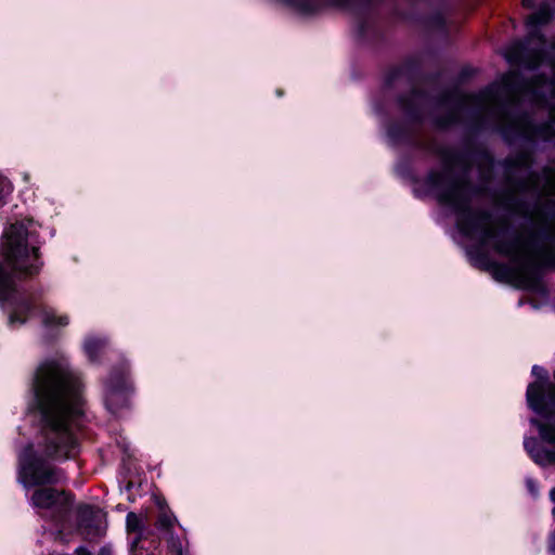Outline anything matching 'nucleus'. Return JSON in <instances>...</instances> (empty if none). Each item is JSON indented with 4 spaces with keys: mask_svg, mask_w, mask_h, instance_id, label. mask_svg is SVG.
I'll return each instance as SVG.
<instances>
[{
    "mask_svg": "<svg viewBox=\"0 0 555 555\" xmlns=\"http://www.w3.org/2000/svg\"><path fill=\"white\" fill-rule=\"evenodd\" d=\"M526 487L528 492L533 496L537 498L539 495V486L535 480H533L531 477L526 478Z\"/></svg>",
    "mask_w": 555,
    "mask_h": 555,
    "instance_id": "a211bd4d",
    "label": "nucleus"
},
{
    "mask_svg": "<svg viewBox=\"0 0 555 555\" xmlns=\"http://www.w3.org/2000/svg\"><path fill=\"white\" fill-rule=\"evenodd\" d=\"M85 356L92 364H101L107 353L108 340L105 336L88 335L82 344Z\"/></svg>",
    "mask_w": 555,
    "mask_h": 555,
    "instance_id": "9b49d317",
    "label": "nucleus"
},
{
    "mask_svg": "<svg viewBox=\"0 0 555 555\" xmlns=\"http://www.w3.org/2000/svg\"><path fill=\"white\" fill-rule=\"evenodd\" d=\"M176 522H177L176 516L170 512L164 511L163 513H160V515L158 517L157 528L160 530L170 531L173 528Z\"/></svg>",
    "mask_w": 555,
    "mask_h": 555,
    "instance_id": "ddd939ff",
    "label": "nucleus"
},
{
    "mask_svg": "<svg viewBox=\"0 0 555 555\" xmlns=\"http://www.w3.org/2000/svg\"><path fill=\"white\" fill-rule=\"evenodd\" d=\"M554 383L550 380L546 393V416L544 421L530 418L531 426L537 428L538 437L524 438V448L530 459L539 466H555V371Z\"/></svg>",
    "mask_w": 555,
    "mask_h": 555,
    "instance_id": "20e7f679",
    "label": "nucleus"
},
{
    "mask_svg": "<svg viewBox=\"0 0 555 555\" xmlns=\"http://www.w3.org/2000/svg\"><path fill=\"white\" fill-rule=\"evenodd\" d=\"M386 139L389 145L397 146L401 143L410 142L411 134L405 126L389 125L386 129Z\"/></svg>",
    "mask_w": 555,
    "mask_h": 555,
    "instance_id": "f8f14e48",
    "label": "nucleus"
},
{
    "mask_svg": "<svg viewBox=\"0 0 555 555\" xmlns=\"http://www.w3.org/2000/svg\"><path fill=\"white\" fill-rule=\"evenodd\" d=\"M77 555H92V553L85 546H79L76 550Z\"/></svg>",
    "mask_w": 555,
    "mask_h": 555,
    "instance_id": "6ab92c4d",
    "label": "nucleus"
},
{
    "mask_svg": "<svg viewBox=\"0 0 555 555\" xmlns=\"http://www.w3.org/2000/svg\"><path fill=\"white\" fill-rule=\"evenodd\" d=\"M331 2H333L334 4H337V5H347V2L348 0H330Z\"/></svg>",
    "mask_w": 555,
    "mask_h": 555,
    "instance_id": "5701e85b",
    "label": "nucleus"
},
{
    "mask_svg": "<svg viewBox=\"0 0 555 555\" xmlns=\"http://www.w3.org/2000/svg\"><path fill=\"white\" fill-rule=\"evenodd\" d=\"M126 525H127L128 531L142 532V530H143L142 519L140 518L139 515H137L133 512H130L127 514Z\"/></svg>",
    "mask_w": 555,
    "mask_h": 555,
    "instance_id": "4468645a",
    "label": "nucleus"
},
{
    "mask_svg": "<svg viewBox=\"0 0 555 555\" xmlns=\"http://www.w3.org/2000/svg\"><path fill=\"white\" fill-rule=\"evenodd\" d=\"M522 5L528 9H531L534 7V0H522Z\"/></svg>",
    "mask_w": 555,
    "mask_h": 555,
    "instance_id": "412c9836",
    "label": "nucleus"
},
{
    "mask_svg": "<svg viewBox=\"0 0 555 555\" xmlns=\"http://www.w3.org/2000/svg\"><path fill=\"white\" fill-rule=\"evenodd\" d=\"M398 104L411 120H421L429 104V99L422 91H413L406 99L399 98Z\"/></svg>",
    "mask_w": 555,
    "mask_h": 555,
    "instance_id": "9d476101",
    "label": "nucleus"
},
{
    "mask_svg": "<svg viewBox=\"0 0 555 555\" xmlns=\"http://www.w3.org/2000/svg\"><path fill=\"white\" fill-rule=\"evenodd\" d=\"M168 544L171 555H183V546L178 537L170 535Z\"/></svg>",
    "mask_w": 555,
    "mask_h": 555,
    "instance_id": "2eb2a0df",
    "label": "nucleus"
},
{
    "mask_svg": "<svg viewBox=\"0 0 555 555\" xmlns=\"http://www.w3.org/2000/svg\"><path fill=\"white\" fill-rule=\"evenodd\" d=\"M374 111L376 114H382L383 113V108L380 106V104L378 102H374Z\"/></svg>",
    "mask_w": 555,
    "mask_h": 555,
    "instance_id": "4be33fe9",
    "label": "nucleus"
},
{
    "mask_svg": "<svg viewBox=\"0 0 555 555\" xmlns=\"http://www.w3.org/2000/svg\"><path fill=\"white\" fill-rule=\"evenodd\" d=\"M41 224L31 218L12 223L3 234V251L15 271L25 275L37 274L41 267L39 249L42 244Z\"/></svg>",
    "mask_w": 555,
    "mask_h": 555,
    "instance_id": "7ed1b4c3",
    "label": "nucleus"
},
{
    "mask_svg": "<svg viewBox=\"0 0 555 555\" xmlns=\"http://www.w3.org/2000/svg\"><path fill=\"white\" fill-rule=\"evenodd\" d=\"M80 374L65 356L43 360L31 380L28 418L40 434L37 447L28 443L18 452L17 481L29 489L60 483L62 469L48 462L75 457L85 426V400Z\"/></svg>",
    "mask_w": 555,
    "mask_h": 555,
    "instance_id": "f257e3e1",
    "label": "nucleus"
},
{
    "mask_svg": "<svg viewBox=\"0 0 555 555\" xmlns=\"http://www.w3.org/2000/svg\"><path fill=\"white\" fill-rule=\"evenodd\" d=\"M12 189L11 182L0 173V202L11 194Z\"/></svg>",
    "mask_w": 555,
    "mask_h": 555,
    "instance_id": "f3484780",
    "label": "nucleus"
},
{
    "mask_svg": "<svg viewBox=\"0 0 555 555\" xmlns=\"http://www.w3.org/2000/svg\"><path fill=\"white\" fill-rule=\"evenodd\" d=\"M531 374L535 377V380L527 387L526 401L530 410L544 418L546 416V393L550 376L543 366L537 364L532 366Z\"/></svg>",
    "mask_w": 555,
    "mask_h": 555,
    "instance_id": "0eeeda50",
    "label": "nucleus"
},
{
    "mask_svg": "<svg viewBox=\"0 0 555 555\" xmlns=\"http://www.w3.org/2000/svg\"><path fill=\"white\" fill-rule=\"evenodd\" d=\"M77 527L88 534L100 535L103 530L104 514L90 505H80L76 509Z\"/></svg>",
    "mask_w": 555,
    "mask_h": 555,
    "instance_id": "1a4fd4ad",
    "label": "nucleus"
},
{
    "mask_svg": "<svg viewBox=\"0 0 555 555\" xmlns=\"http://www.w3.org/2000/svg\"><path fill=\"white\" fill-rule=\"evenodd\" d=\"M0 305L9 315V324L20 327L38 318L44 331L56 333L69 324V317L41 301V295L20 287L13 274L0 263Z\"/></svg>",
    "mask_w": 555,
    "mask_h": 555,
    "instance_id": "f03ea898",
    "label": "nucleus"
},
{
    "mask_svg": "<svg viewBox=\"0 0 555 555\" xmlns=\"http://www.w3.org/2000/svg\"><path fill=\"white\" fill-rule=\"evenodd\" d=\"M98 555H113V552L109 547L103 546V547H101Z\"/></svg>",
    "mask_w": 555,
    "mask_h": 555,
    "instance_id": "aec40b11",
    "label": "nucleus"
},
{
    "mask_svg": "<svg viewBox=\"0 0 555 555\" xmlns=\"http://www.w3.org/2000/svg\"><path fill=\"white\" fill-rule=\"evenodd\" d=\"M133 393L134 386L128 361L112 367L107 376L102 379V402L105 410L115 418L125 416L131 410Z\"/></svg>",
    "mask_w": 555,
    "mask_h": 555,
    "instance_id": "39448f33",
    "label": "nucleus"
},
{
    "mask_svg": "<svg viewBox=\"0 0 555 555\" xmlns=\"http://www.w3.org/2000/svg\"><path fill=\"white\" fill-rule=\"evenodd\" d=\"M402 75H403V73L401 69L391 70L387 76V79L385 82V89L386 90L390 89L397 81L401 80Z\"/></svg>",
    "mask_w": 555,
    "mask_h": 555,
    "instance_id": "dca6fc26",
    "label": "nucleus"
},
{
    "mask_svg": "<svg viewBox=\"0 0 555 555\" xmlns=\"http://www.w3.org/2000/svg\"><path fill=\"white\" fill-rule=\"evenodd\" d=\"M472 102L470 96L460 90H452L448 92L440 103V105L446 107L448 112L446 116L436 119V125L440 128H447L455 125L459 121L461 112Z\"/></svg>",
    "mask_w": 555,
    "mask_h": 555,
    "instance_id": "6e6552de",
    "label": "nucleus"
},
{
    "mask_svg": "<svg viewBox=\"0 0 555 555\" xmlns=\"http://www.w3.org/2000/svg\"><path fill=\"white\" fill-rule=\"evenodd\" d=\"M29 502L40 518L52 522L51 527H43L51 535H61L67 529V518L73 506L69 494L53 488H38Z\"/></svg>",
    "mask_w": 555,
    "mask_h": 555,
    "instance_id": "423d86ee",
    "label": "nucleus"
}]
</instances>
